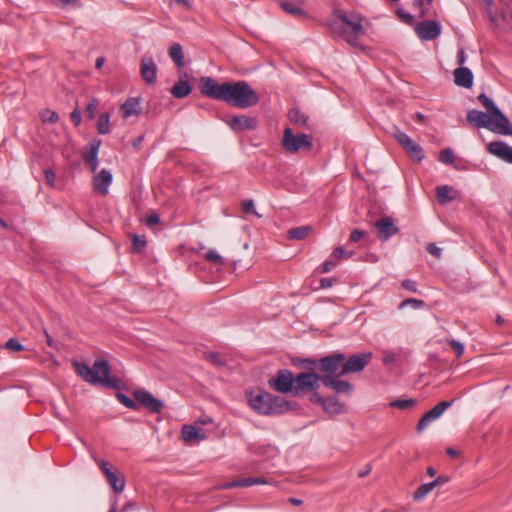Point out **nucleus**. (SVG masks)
I'll return each mask as SVG.
<instances>
[{
    "mask_svg": "<svg viewBox=\"0 0 512 512\" xmlns=\"http://www.w3.org/2000/svg\"><path fill=\"white\" fill-rule=\"evenodd\" d=\"M199 89L202 95L239 109L256 106L260 101L257 92L243 80L219 84L205 76L200 79Z\"/></svg>",
    "mask_w": 512,
    "mask_h": 512,
    "instance_id": "obj_1",
    "label": "nucleus"
},
{
    "mask_svg": "<svg viewBox=\"0 0 512 512\" xmlns=\"http://www.w3.org/2000/svg\"><path fill=\"white\" fill-rule=\"evenodd\" d=\"M73 367L77 375L90 384H100L111 389H120L121 387L120 379L110 375V365L108 361L102 357L97 358L92 367L78 361L73 362Z\"/></svg>",
    "mask_w": 512,
    "mask_h": 512,
    "instance_id": "obj_2",
    "label": "nucleus"
},
{
    "mask_svg": "<svg viewBox=\"0 0 512 512\" xmlns=\"http://www.w3.org/2000/svg\"><path fill=\"white\" fill-rule=\"evenodd\" d=\"M248 404L261 415H279L292 409V404L281 396L263 390L247 394Z\"/></svg>",
    "mask_w": 512,
    "mask_h": 512,
    "instance_id": "obj_3",
    "label": "nucleus"
},
{
    "mask_svg": "<svg viewBox=\"0 0 512 512\" xmlns=\"http://www.w3.org/2000/svg\"><path fill=\"white\" fill-rule=\"evenodd\" d=\"M337 19L331 23L335 35L343 37L352 46L358 45V38L364 34L363 18L356 13L336 12Z\"/></svg>",
    "mask_w": 512,
    "mask_h": 512,
    "instance_id": "obj_4",
    "label": "nucleus"
},
{
    "mask_svg": "<svg viewBox=\"0 0 512 512\" xmlns=\"http://www.w3.org/2000/svg\"><path fill=\"white\" fill-rule=\"evenodd\" d=\"M504 120L505 122L490 113H484L478 110H471L467 113V121L476 128H486L500 135H512V127L509 119L505 116Z\"/></svg>",
    "mask_w": 512,
    "mask_h": 512,
    "instance_id": "obj_5",
    "label": "nucleus"
},
{
    "mask_svg": "<svg viewBox=\"0 0 512 512\" xmlns=\"http://www.w3.org/2000/svg\"><path fill=\"white\" fill-rule=\"evenodd\" d=\"M281 145L289 153H296L300 149L310 150L312 148V139L306 134L295 135L292 129H284Z\"/></svg>",
    "mask_w": 512,
    "mask_h": 512,
    "instance_id": "obj_6",
    "label": "nucleus"
},
{
    "mask_svg": "<svg viewBox=\"0 0 512 512\" xmlns=\"http://www.w3.org/2000/svg\"><path fill=\"white\" fill-rule=\"evenodd\" d=\"M323 375H319L315 372H302L298 373L294 377V388L293 394L295 396H301L305 393L312 392L319 387V381H321Z\"/></svg>",
    "mask_w": 512,
    "mask_h": 512,
    "instance_id": "obj_7",
    "label": "nucleus"
},
{
    "mask_svg": "<svg viewBox=\"0 0 512 512\" xmlns=\"http://www.w3.org/2000/svg\"><path fill=\"white\" fill-rule=\"evenodd\" d=\"M372 352L353 354L343 361V367L338 376H344L349 373L361 372L372 360Z\"/></svg>",
    "mask_w": 512,
    "mask_h": 512,
    "instance_id": "obj_8",
    "label": "nucleus"
},
{
    "mask_svg": "<svg viewBox=\"0 0 512 512\" xmlns=\"http://www.w3.org/2000/svg\"><path fill=\"white\" fill-rule=\"evenodd\" d=\"M294 382V376L288 369L279 370L273 378L269 379L270 387L283 394L293 392Z\"/></svg>",
    "mask_w": 512,
    "mask_h": 512,
    "instance_id": "obj_9",
    "label": "nucleus"
},
{
    "mask_svg": "<svg viewBox=\"0 0 512 512\" xmlns=\"http://www.w3.org/2000/svg\"><path fill=\"white\" fill-rule=\"evenodd\" d=\"M345 360V354L335 352L319 360V369L324 373L323 375H337L342 369L343 361Z\"/></svg>",
    "mask_w": 512,
    "mask_h": 512,
    "instance_id": "obj_10",
    "label": "nucleus"
},
{
    "mask_svg": "<svg viewBox=\"0 0 512 512\" xmlns=\"http://www.w3.org/2000/svg\"><path fill=\"white\" fill-rule=\"evenodd\" d=\"M134 398L152 413H160L164 408V403L155 398L150 392L140 389L133 393Z\"/></svg>",
    "mask_w": 512,
    "mask_h": 512,
    "instance_id": "obj_11",
    "label": "nucleus"
},
{
    "mask_svg": "<svg viewBox=\"0 0 512 512\" xmlns=\"http://www.w3.org/2000/svg\"><path fill=\"white\" fill-rule=\"evenodd\" d=\"M374 226L377 230V237L380 241L385 242L399 232V228L395 225L391 217H382L378 219Z\"/></svg>",
    "mask_w": 512,
    "mask_h": 512,
    "instance_id": "obj_12",
    "label": "nucleus"
},
{
    "mask_svg": "<svg viewBox=\"0 0 512 512\" xmlns=\"http://www.w3.org/2000/svg\"><path fill=\"white\" fill-rule=\"evenodd\" d=\"M415 31L422 40H434L441 34V26L434 20H427L419 22Z\"/></svg>",
    "mask_w": 512,
    "mask_h": 512,
    "instance_id": "obj_13",
    "label": "nucleus"
},
{
    "mask_svg": "<svg viewBox=\"0 0 512 512\" xmlns=\"http://www.w3.org/2000/svg\"><path fill=\"white\" fill-rule=\"evenodd\" d=\"M341 376L337 375H323L321 377L322 384L334 390L337 394H350L352 391V385L344 380L340 379Z\"/></svg>",
    "mask_w": 512,
    "mask_h": 512,
    "instance_id": "obj_14",
    "label": "nucleus"
},
{
    "mask_svg": "<svg viewBox=\"0 0 512 512\" xmlns=\"http://www.w3.org/2000/svg\"><path fill=\"white\" fill-rule=\"evenodd\" d=\"M157 65L152 57L144 56L141 59L140 62V74L143 79V81L148 84L152 85L156 82L157 77Z\"/></svg>",
    "mask_w": 512,
    "mask_h": 512,
    "instance_id": "obj_15",
    "label": "nucleus"
},
{
    "mask_svg": "<svg viewBox=\"0 0 512 512\" xmlns=\"http://www.w3.org/2000/svg\"><path fill=\"white\" fill-rule=\"evenodd\" d=\"M226 124L235 132L245 130H253L256 128V121L254 118L248 116H230L225 120Z\"/></svg>",
    "mask_w": 512,
    "mask_h": 512,
    "instance_id": "obj_16",
    "label": "nucleus"
},
{
    "mask_svg": "<svg viewBox=\"0 0 512 512\" xmlns=\"http://www.w3.org/2000/svg\"><path fill=\"white\" fill-rule=\"evenodd\" d=\"M488 151L499 159L512 164V147L503 141H493L488 144Z\"/></svg>",
    "mask_w": 512,
    "mask_h": 512,
    "instance_id": "obj_17",
    "label": "nucleus"
},
{
    "mask_svg": "<svg viewBox=\"0 0 512 512\" xmlns=\"http://www.w3.org/2000/svg\"><path fill=\"white\" fill-rule=\"evenodd\" d=\"M113 176L110 171L106 169H102L94 178H93V188L101 195H106L108 193V188L112 182Z\"/></svg>",
    "mask_w": 512,
    "mask_h": 512,
    "instance_id": "obj_18",
    "label": "nucleus"
},
{
    "mask_svg": "<svg viewBox=\"0 0 512 512\" xmlns=\"http://www.w3.org/2000/svg\"><path fill=\"white\" fill-rule=\"evenodd\" d=\"M454 82L457 86L471 88L473 85V73L469 68L459 67L454 70Z\"/></svg>",
    "mask_w": 512,
    "mask_h": 512,
    "instance_id": "obj_19",
    "label": "nucleus"
},
{
    "mask_svg": "<svg viewBox=\"0 0 512 512\" xmlns=\"http://www.w3.org/2000/svg\"><path fill=\"white\" fill-rule=\"evenodd\" d=\"M100 145V140H94L89 144V149L83 154L84 161L89 164L93 173L96 172L98 167V152Z\"/></svg>",
    "mask_w": 512,
    "mask_h": 512,
    "instance_id": "obj_20",
    "label": "nucleus"
},
{
    "mask_svg": "<svg viewBox=\"0 0 512 512\" xmlns=\"http://www.w3.org/2000/svg\"><path fill=\"white\" fill-rule=\"evenodd\" d=\"M192 91V87L187 80V74L184 73L183 76L179 78V80L174 84L171 88L170 93L173 97L177 99H182L187 97Z\"/></svg>",
    "mask_w": 512,
    "mask_h": 512,
    "instance_id": "obj_21",
    "label": "nucleus"
},
{
    "mask_svg": "<svg viewBox=\"0 0 512 512\" xmlns=\"http://www.w3.org/2000/svg\"><path fill=\"white\" fill-rule=\"evenodd\" d=\"M304 0L281 1L280 7L288 14L294 17H306V12L302 9Z\"/></svg>",
    "mask_w": 512,
    "mask_h": 512,
    "instance_id": "obj_22",
    "label": "nucleus"
},
{
    "mask_svg": "<svg viewBox=\"0 0 512 512\" xmlns=\"http://www.w3.org/2000/svg\"><path fill=\"white\" fill-rule=\"evenodd\" d=\"M123 118H129L133 115H139L141 112L140 101L138 98L127 99L120 107Z\"/></svg>",
    "mask_w": 512,
    "mask_h": 512,
    "instance_id": "obj_23",
    "label": "nucleus"
},
{
    "mask_svg": "<svg viewBox=\"0 0 512 512\" xmlns=\"http://www.w3.org/2000/svg\"><path fill=\"white\" fill-rule=\"evenodd\" d=\"M266 480L263 477H246L239 480L231 481L224 485V488L230 489L234 487H249L257 484H266Z\"/></svg>",
    "mask_w": 512,
    "mask_h": 512,
    "instance_id": "obj_24",
    "label": "nucleus"
},
{
    "mask_svg": "<svg viewBox=\"0 0 512 512\" xmlns=\"http://www.w3.org/2000/svg\"><path fill=\"white\" fill-rule=\"evenodd\" d=\"M478 100L481 102V104L484 106L488 113L492 114L494 117H498L499 120L505 122V115L489 97L482 93L478 96Z\"/></svg>",
    "mask_w": 512,
    "mask_h": 512,
    "instance_id": "obj_25",
    "label": "nucleus"
},
{
    "mask_svg": "<svg viewBox=\"0 0 512 512\" xmlns=\"http://www.w3.org/2000/svg\"><path fill=\"white\" fill-rule=\"evenodd\" d=\"M288 118L295 125L310 129L308 116L302 113L299 109L293 108L289 110Z\"/></svg>",
    "mask_w": 512,
    "mask_h": 512,
    "instance_id": "obj_26",
    "label": "nucleus"
},
{
    "mask_svg": "<svg viewBox=\"0 0 512 512\" xmlns=\"http://www.w3.org/2000/svg\"><path fill=\"white\" fill-rule=\"evenodd\" d=\"M182 439L185 442H192L196 439H204V434L193 425H184L182 428Z\"/></svg>",
    "mask_w": 512,
    "mask_h": 512,
    "instance_id": "obj_27",
    "label": "nucleus"
},
{
    "mask_svg": "<svg viewBox=\"0 0 512 512\" xmlns=\"http://www.w3.org/2000/svg\"><path fill=\"white\" fill-rule=\"evenodd\" d=\"M322 407L325 412L332 415L340 414L344 410V405L341 404L335 397L325 398Z\"/></svg>",
    "mask_w": 512,
    "mask_h": 512,
    "instance_id": "obj_28",
    "label": "nucleus"
},
{
    "mask_svg": "<svg viewBox=\"0 0 512 512\" xmlns=\"http://www.w3.org/2000/svg\"><path fill=\"white\" fill-rule=\"evenodd\" d=\"M169 56L178 69L184 67V54L180 44L175 43L169 48Z\"/></svg>",
    "mask_w": 512,
    "mask_h": 512,
    "instance_id": "obj_29",
    "label": "nucleus"
},
{
    "mask_svg": "<svg viewBox=\"0 0 512 512\" xmlns=\"http://www.w3.org/2000/svg\"><path fill=\"white\" fill-rule=\"evenodd\" d=\"M403 149L407 152L410 158L417 162L422 161L424 158L423 149L413 140L410 142V144L404 146Z\"/></svg>",
    "mask_w": 512,
    "mask_h": 512,
    "instance_id": "obj_30",
    "label": "nucleus"
},
{
    "mask_svg": "<svg viewBox=\"0 0 512 512\" xmlns=\"http://www.w3.org/2000/svg\"><path fill=\"white\" fill-rule=\"evenodd\" d=\"M106 477L107 482L112 487L114 492L120 493L124 490L125 487V480L124 478L118 477V475L113 471L111 473H108Z\"/></svg>",
    "mask_w": 512,
    "mask_h": 512,
    "instance_id": "obj_31",
    "label": "nucleus"
},
{
    "mask_svg": "<svg viewBox=\"0 0 512 512\" xmlns=\"http://www.w3.org/2000/svg\"><path fill=\"white\" fill-rule=\"evenodd\" d=\"M311 231V226H300L288 231V238L292 240H303Z\"/></svg>",
    "mask_w": 512,
    "mask_h": 512,
    "instance_id": "obj_32",
    "label": "nucleus"
},
{
    "mask_svg": "<svg viewBox=\"0 0 512 512\" xmlns=\"http://www.w3.org/2000/svg\"><path fill=\"white\" fill-rule=\"evenodd\" d=\"M434 485L432 482L425 483L420 485L413 493V500L414 501H421L424 499L433 489Z\"/></svg>",
    "mask_w": 512,
    "mask_h": 512,
    "instance_id": "obj_33",
    "label": "nucleus"
},
{
    "mask_svg": "<svg viewBox=\"0 0 512 512\" xmlns=\"http://www.w3.org/2000/svg\"><path fill=\"white\" fill-rule=\"evenodd\" d=\"M97 131L99 134H108L110 132V116L103 113L97 120Z\"/></svg>",
    "mask_w": 512,
    "mask_h": 512,
    "instance_id": "obj_34",
    "label": "nucleus"
},
{
    "mask_svg": "<svg viewBox=\"0 0 512 512\" xmlns=\"http://www.w3.org/2000/svg\"><path fill=\"white\" fill-rule=\"evenodd\" d=\"M453 189L447 185L437 187V198L440 203L445 204L453 200V196L450 193Z\"/></svg>",
    "mask_w": 512,
    "mask_h": 512,
    "instance_id": "obj_35",
    "label": "nucleus"
},
{
    "mask_svg": "<svg viewBox=\"0 0 512 512\" xmlns=\"http://www.w3.org/2000/svg\"><path fill=\"white\" fill-rule=\"evenodd\" d=\"M436 416L427 411L418 421L417 431L422 432L432 421L436 420Z\"/></svg>",
    "mask_w": 512,
    "mask_h": 512,
    "instance_id": "obj_36",
    "label": "nucleus"
},
{
    "mask_svg": "<svg viewBox=\"0 0 512 512\" xmlns=\"http://www.w3.org/2000/svg\"><path fill=\"white\" fill-rule=\"evenodd\" d=\"M454 160H455V155H454V152L452 149L445 148V149L441 150V152L439 154L440 162L447 164V165H452L454 163Z\"/></svg>",
    "mask_w": 512,
    "mask_h": 512,
    "instance_id": "obj_37",
    "label": "nucleus"
},
{
    "mask_svg": "<svg viewBox=\"0 0 512 512\" xmlns=\"http://www.w3.org/2000/svg\"><path fill=\"white\" fill-rule=\"evenodd\" d=\"M453 404V400L451 401H442L439 402L436 406H434L430 411L431 414L439 418L446 409H448Z\"/></svg>",
    "mask_w": 512,
    "mask_h": 512,
    "instance_id": "obj_38",
    "label": "nucleus"
},
{
    "mask_svg": "<svg viewBox=\"0 0 512 512\" xmlns=\"http://www.w3.org/2000/svg\"><path fill=\"white\" fill-rule=\"evenodd\" d=\"M394 138L397 140V142L401 145L403 148L404 146L410 144L412 139L404 132H402L399 128L395 127L393 132Z\"/></svg>",
    "mask_w": 512,
    "mask_h": 512,
    "instance_id": "obj_39",
    "label": "nucleus"
},
{
    "mask_svg": "<svg viewBox=\"0 0 512 512\" xmlns=\"http://www.w3.org/2000/svg\"><path fill=\"white\" fill-rule=\"evenodd\" d=\"M424 304L425 303L423 300H419V299H415V298H408V299L403 300L400 303L399 309H403L406 306H411L414 309H420L424 306Z\"/></svg>",
    "mask_w": 512,
    "mask_h": 512,
    "instance_id": "obj_40",
    "label": "nucleus"
},
{
    "mask_svg": "<svg viewBox=\"0 0 512 512\" xmlns=\"http://www.w3.org/2000/svg\"><path fill=\"white\" fill-rule=\"evenodd\" d=\"M414 404H415V400H413V399H399V400L392 401L390 403V406L394 407V408L405 410V409L412 407Z\"/></svg>",
    "mask_w": 512,
    "mask_h": 512,
    "instance_id": "obj_41",
    "label": "nucleus"
},
{
    "mask_svg": "<svg viewBox=\"0 0 512 512\" xmlns=\"http://www.w3.org/2000/svg\"><path fill=\"white\" fill-rule=\"evenodd\" d=\"M99 106V101L96 98H92L86 106L85 113L89 119H93L95 117L96 111Z\"/></svg>",
    "mask_w": 512,
    "mask_h": 512,
    "instance_id": "obj_42",
    "label": "nucleus"
},
{
    "mask_svg": "<svg viewBox=\"0 0 512 512\" xmlns=\"http://www.w3.org/2000/svg\"><path fill=\"white\" fill-rule=\"evenodd\" d=\"M145 245H146V239L143 236L133 235L132 246H133V250L135 252H137V253L141 252V250L145 247Z\"/></svg>",
    "mask_w": 512,
    "mask_h": 512,
    "instance_id": "obj_43",
    "label": "nucleus"
},
{
    "mask_svg": "<svg viewBox=\"0 0 512 512\" xmlns=\"http://www.w3.org/2000/svg\"><path fill=\"white\" fill-rule=\"evenodd\" d=\"M117 399L120 401V403H122L127 408L134 409V410L138 408V405L131 398L126 396L125 394L118 393Z\"/></svg>",
    "mask_w": 512,
    "mask_h": 512,
    "instance_id": "obj_44",
    "label": "nucleus"
},
{
    "mask_svg": "<svg viewBox=\"0 0 512 512\" xmlns=\"http://www.w3.org/2000/svg\"><path fill=\"white\" fill-rule=\"evenodd\" d=\"M41 118L43 122L56 123L59 120V116L55 111L45 110L41 114Z\"/></svg>",
    "mask_w": 512,
    "mask_h": 512,
    "instance_id": "obj_45",
    "label": "nucleus"
},
{
    "mask_svg": "<svg viewBox=\"0 0 512 512\" xmlns=\"http://www.w3.org/2000/svg\"><path fill=\"white\" fill-rule=\"evenodd\" d=\"M205 259L216 265H221L223 263L222 257L216 251L213 250H210L205 254Z\"/></svg>",
    "mask_w": 512,
    "mask_h": 512,
    "instance_id": "obj_46",
    "label": "nucleus"
},
{
    "mask_svg": "<svg viewBox=\"0 0 512 512\" xmlns=\"http://www.w3.org/2000/svg\"><path fill=\"white\" fill-rule=\"evenodd\" d=\"M448 344L455 351L456 356L459 358L464 354V345L454 339L447 340Z\"/></svg>",
    "mask_w": 512,
    "mask_h": 512,
    "instance_id": "obj_47",
    "label": "nucleus"
},
{
    "mask_svg": "<svg viewBox=\"0 0 512 512\" xmlns=\"http://www.w3.org/2000/svg\"><path fill=\"white\" fill-rule=\"evenodd\" d=\"M6 349L12 350V351H22L24 349L23 345L20 344L16 339L11 338L9 339L5 346Z\"/></svg>",
    "mask_w": 512,
    "mask_h": 512,
    "instance_id": "obj_48",
    "label": "nucleus"
},
{
    "mask_svg": "<svg viewBox=\"0 0 512 512\" xmlns=\"http://www.w3.org/2000/svg\"><path fill=\"white\" fill-rule=\"evenodd\" d=\"M332 256L337 259H348L352 256V253L345 251L342 247H336L332 253Z\"/></svg>",
    "mask_w": 512,
    "mask_h": 512,
    "instance_id": "obj_49",
    "label": "nucleus"
},
{
    "mask_svg": "<svg viewBox=\"0 0 512 512\" xmlns=\"http://www.w3.org/2000/svg\"><path fill=\"white\" fill-rule=\"evenodd\" d=\"M397 16L406 24L413 22V16L402 9L397 10Z\"/></svg>",
    "mask_w": 512,
    "mask_h": 512,
    "instance_id": "obj_50",
    "label": "nucleus"
},
{
    "mask_svg": "<svg viewBox=\"0 0 512 512\" xmlns=\"http://www.w3.org/2000/svg\"><path fill=\"white\" fill-rule=\"evenodd\" d=\"M450 481V477L445 474H440L435 478V480L432 481V484L434 487L442 486Z\"/></svg>",
    "mask_w": 512,
    "mask_h": 512,
    "instance_id": "obj_51",
    "label": "nucleus"
},
{
    "mask_svg": "<svg viewBox=\"0 0 512 512\" xmlns=\"http://www.w3.org/2000/svg\"><path fill=\"white\" fill-rule=\"evenodd\" d=\"M95 462L97 463V465L99 466V468L101 469V471L103 472V474L105 476L108 475V473H111L113 472L111 469H110V465L107 461H104V460H99V459H96L95 458Z\"/></svg>",
    "mask_w": 512,
    "mask_h": 512,
    "instance_id": "obj_52",
    "label": "nucleus"
},
{
    "mask_svg": "<svg viewBox=\"0 0 512 512\" xmlns=\"http://www.w3.org/2000/svg\"><path fill=\"white\" fill-rule=\"evenodd\" d=\"M206 359H207L209 362H211V363H213V364H215V365H217V366H221V365H223V364H224V362H223V361H222V359L220 358L219 354H217V353H208V354L206 355Z\"/></svg>",
    "mask_w": 512,
    "mask_h": 512,
    "instance_id": "obj_53",
    "label": "nucleus"
},
{
    "mask_svg": "<svg viewBox=\"0 0 512 512\" xmlns=\"http://www.w3.org/2000/svg\"><path fill=\"white\" fill-rule=\"evenodd\" d=\"M427 251L436 258H440L442 254V249L436 246L434 243L428 244Z\"/></svg>",
    "mask_w": 512,
    "mask_h": 512,
    "instance_id": "obj_54",
    "label": "nucleus"
},
{
    "mask_svg": "<svg viewBox=\"0 0 512 512\" xmlns=\"http://www.w3.org/2000/svg\"><path fill=\"white\" fill-rule=\"evenodd\" d=\"M159 222H160V217L156 213H152L146 217V224L149 227H153V226L159 224Z\"/></svg>",
    "mask_w": 512,
    "mask_h": 512,
    "instance_id": "obj_55",
    "label": "nucleus"
},
{
    "mask_svg": "<svg viewBox=\"0 0 512 512\" xmlns=\"http://www.w3.org/2000/svg\"><path fill=\"white\" fill-rule=\"evenodd\" d=\"M300 362H301V364L303 365L304 368H306L307 370H310L312 372L317 367V362L315 360L310 359V358L302 359Z\"/></svg>",
    "mask_w": 512,
    "mask_h": 512,
    "instance_id": "obj_56",
    "label": "nucleus"
},
{
    "mask_svg": "<svg viewBox=\"0 0 512 512\" xmlns=\"http://www.w3.org/2000/svg\"><path fill=\"white\" fill-rule=\"evenodd\" d=\"M44 175H45L46 183L49 186H54V183H55V180H56V174L52 170L47 169V170L44 171Z\"/></svg>",
    "mask_w": 512,
    "mask_h": 512,
    "instance_id": "obj_57",
    "label": "nucleus"
},
{
    "mask_svg": "<svg viewBox=\"0 0 512 512\" xmlns=\"http://www.w3.org/2000/svg\"><path fill=\"white\" fill-rule=\"evenodd\" d=\"M70 119L74 123L75 126H79L81 123V112L78 108H75L70 113Z\"/></svg>",
    "mask_w": 512,
    "mask_h": 512,
    "instance_id": "obj_58",
    "label": "nucleus"
},
{
    "mask_svg": "<svg viewBox=\"0 0 512 512\" xmlns=\"http://www.w3.org/2000/svg\"><path fill=\"white\" fill-rule=\"evenodd\" d=\"M402 287L405 288L406 290H409L411 292H417V285H416V282L411 280V279H405L403 282H402Z\"/></svg>",
    "mask_w": 512,
    "mask_h": 512,
    "instance_id": "obj_59",
    "label": "nucleus"
},
{
    "mask_svg": "<svg viewBox=\"0 0 512 512\" xmlns=\"http://www.w3.org/2000/svg\"><path fill=\"white\" fill-rule=\"evenodd\" d=\"M364 232L362 230L355 229L350 233L349 240L351 242H358L363 236Z\"/></svg>",
    "mask_w": 512,
    "mask_h": 512,
    "instance_id": "obj_60",
    "label": "nucleus"
},
{
    "mask_svg": "<svg viewBox=\"0 0 512 512\" xmlns=\"http://www.w3.org/2000/svg\"><path fill=\"white\" fill-rule=\"evenodd\" d=\"M310 401L312 403H317L323 406V403L325 401V398L322 397L316 390L312 391V394L310 396Z\"/></svg>",
    "mask_w": 512,
    "mask_h": 512,
    "instance_id": "obj_61",
    "label": "nucleus"
},
{
    "mask_svg": "<svg viewBox=\"0 0 512 512\" xmlns=\"http://www.w3.org/2000/svg\"><path fill=\"white\" fill-rule=\"evenodd\" d=\"M242 207H243V211L245 213H254L256 214L255 212V209H254V203L252 200H245L242 204Z\"/></svg>",
    "mask_w": 512,
    "mask_h": 512,
    "instance_id": "obj_62",
    "label": "nucleus"
},
{
    "mask_svg": "<svg viewBox=\"0 0 512 512\" xmlns=\"http://www.w3.org/2000/svg\"><path fill=\"white\" fill-rule=\"evenodd\" d=\"M383 362L386 365L395 364L396 363V355L392 352L385 353L383 357Z\"/></svg>",
    "mask_w": 512,
    "mask_h": 512,
    "instance_id": "obj_63",
    "label": "nucleus"
},
{
    "mask_svg": "<svg viewBox=\"0 0 512 512\" xmlns=\"http://www.w3.org/2000/svg\"><path fill=\"white\" fill-rule=\"evenodd\" d=\"M336 265H337V264H336V262H335V261L327 260V261H325V262L323 263V265H322V271H323L324 273H327V272L331 271L333 268H335V267H336Z\"/></svg>",
    "mask_w": 512,
    "mask_h": 512,
    "instance_id": "obj_64",
    "label": "nucleus"
}]
</instances>
